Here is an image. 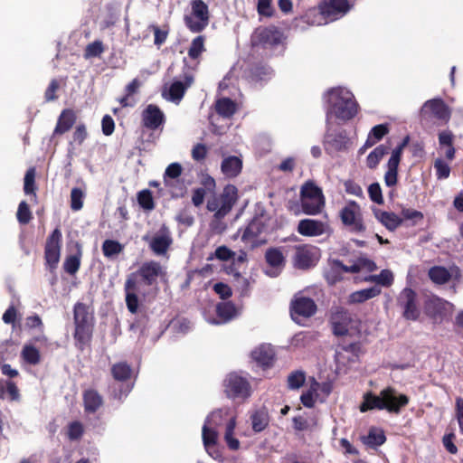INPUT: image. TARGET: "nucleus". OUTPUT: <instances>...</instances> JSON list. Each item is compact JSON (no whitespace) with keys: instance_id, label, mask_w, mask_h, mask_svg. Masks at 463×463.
Returning <instances> with one entry per match:
<instances>
[{"instance_id":"obj_1","label":"nucleus","mask_w":463,"mask_h":463,"mask_svg":"<svg viewBox=\"0 0 463 463\" xmlns=\"http://www.w3.org/2000/svg\"><path fill=\"white\" fill-rule=\"evenodd\" d=\"M165 275L166 272L160 262L149 260L144 262L135 273H131L128 276L124 289L126 293V305L131 314L137 313L139 305L138 297L137 295V277L138 276L140 278L144 285L151 287L156 285L157 279L165 277Z\"/></svg>"},{"instance_id":"obj_2","label":"nucleus","mask_w":463,"mask_h":463,"mask_svg":"<svg viewBox=\"0 0 463 463\" xmlns=\"http://www.w3.org/2000/svg\"><path fill=\"white\" fill-rule=\"evenodd\" d=\"M238 200V189L233 184L224 186L219 197H214L207 203V209L214 212L213 220L211 222L213 231L218 230L219 222L223 219L232 209Z\"/></svg>"},{"instance_id":"obj_3","label":"nucleus","mask_w":463,"mask_h":463,"mask_svg":"<svg viewBox=\"0 0 463 463\" xmlns=\"http://www.w3.org/2000/svg\"><path fill=\"white\" fill-rule=\"evenodd\" d=\"M184 67L182 74L178 79H175L169 85L167 90H164L162 96L172 102L178 104L184 98L186 90L193 85L194 76L188 67L187 59L183 60Z\"/></svg>"},{"instance_id":"obj_4","label":"nucleus","mask_w":463,"mask_h":463,"mask_svg":"<svg viewBox=\"0 0 463 463\" xmlns=\"http://www.w3.org/2000/svg\"><path fill=\"white\" fill-rule=\"evenodd\" d=\"M285 39L283 32L275 25L259 26L252 33L250 43L253 47L274 49L284 45Z\"/></svg>"},{"instance_id":"obj_5","label":"nucleus","mask_w":463,"mask_h":463,"mask_svg":"<svg viewBox=\"0 0 463 463\" xmlns=\"http://www.w3.org/2000/svg\"><path fill=\"white\" fill-rule=\"evenodd\" d=\"M190 5L191 12L184 15V23L190 32L199 33L209 24V7L203 0H192Z\"/></svg>"},{"instance_id":"obj_6","label":"nucleus","mask_w":463,"mask_h":463,"mask_svg":"<svg viewBox=\"0 0 463 463\" xmlns=\"http://www.w3.org/2000/svg\"><path fill=\"white\" fill-rule=\"evenodd\" d=\"M62 244V233L59 227H56L47 237L44 246V260L49 270L52 272L58 267Z\"/></svg>"},{"instance_id":"obj_7","label":"nucleus","mask_w":463,"mask_h":463,"mask_svg":"<svg viewBox=\"0 0 463 463\" xmlns=\"http://www.w3.org/2000/svg\"><path fill=\"white\" fill-rule=\"evenodd\" d=\"M333 109L337 118L350 120L356 116L358 104L351 92L340 90Z\"/></svg>"},{"instance_id":"obj_8","label":"nucleus","mask_w":463,"mask_h":463,"mask_svg":"<svg viewBox=\"0 0 463 463\" xmlns=\"http://www.w3.org/2000/svg\"><path fill=\"white\" fill-rule=\"evenodd\" d=\"M410 142V137L406 136L402 142L392 151L391 156L387 162V171L384 174V183L388 187H393L398 183V169L402 161V156L404 148Z\"/></svg>"},{"instance_id":"obj_9","label":"nucleus","mask_w":463,"mask_h":463,"mask_svg":"<svg viewBox=\"0 0 463 463\" xmlns=\"http://www.w3.org/2000/svg\"><path fill=\"white\" fill-rule=\"evenodd\" d=\"M340 219L345 226L350 227L352 232H364L366 229L359 204L350 201L339 213Z\"/></svg>"},{"instance_id":"obj_10","label":"nucleus","mask_w":463,"mask_h":463,"mask_svg":"<svg viewBox=\"0 0 463 463\" xmlns=\"http://www.w3.org/2000/svg\"><path fill=\"white\" fill-rule=\"evenodd\" d=\"M417 297V293L412 288H405L397 298V304L402 309V317L406 320L416 321L420 316Z\"/></svg>"},{"instance_id":"obj_11","label":"nucleus","mask_w":463,"mask_h":463,"mask_svg":"<svg viewBox=\"0 0 463 463\" xmlns=\"http://www.w3.org/2000/svg\"><path fill=\"white\" fill-rule=\"evenodd\" d=\"M382 398L383 405L386 406L384 407V410L392 414H400L402 410L410 402L408 395L400 393L392 386H388L382 390Z\"/></svg>"},{"instance_id":"obj_12","label":"nucleus","mask_w":463,"mask_h":463,"mask_svg":"<svg viewBox=\"0 0 463 463\" xmlns=\"http://www.w3.org/2000/svg\"><path fill=\"white\" fill-rule=\"evenodd\" d=\"M318 260L317 250L308 244L297 245L293 256V265L296 269L307 270L316 266Z\"/></svg>"},{"instance_id":"obj_13","label":"nucleus","mask_w":463,"mask_h":463,"mask_svg":"<svg viewBox=\"0 0 463 463\" xmlns=\"http://www.w3.org/2000/svg\"><path fill=\"white\" fill-rule=\"evenodd\" d=\"M224 390L230 398H248L250 395V385L247 379L237 374L230 373L224 380Z\"/></svg>"},{"instance_id":"obj_14","label":"nucleus","mask_w":463,"mask_h":463,"mask_svg":"<svg viewBox=\"0 0 463 463\" xmlns=\"http://www.w3.org/2000/svg\"><path fill=\"white\" fill-rule=\"evenodd\" d=\"M317 311L316 302L307 297H296L290 302V316L292 319L298 322L299 317L309 318Z\"/></svg>"},{"instance_id":"obj_15","label":"nucleus","mask_w":463,"mask_h":463,"mask_svg":"<svg viewBox=\"0 0 463 463\" xmlns=\"http://www.w3.org/2000/svg\"><path fill=\"white\" fill-rule=\"evenodd\" d=\"M143 240L148 241L150 250L157 256L165 255L173 243L171 232L165 225H163L150 240L148 236H144Z\"/></svg>"},{"instance_id":"obj_16","label":"nucleus","mask_w":463,"mask_h":463,"mask_svg":"<svg viewBox=\"0 0 463 463\" xmlns=\"http://www.w3.org/2000/svg\"><path fill=\"white\" fill-rule=\"evenodd\" d=\"M348 0H328L319 5L320 14L328 20L334 21L350 10Z\"/></svg>"},{"instance_id":"obj_17","label":"nucleus","mask_w":463,"mask_h":463,"mask_svg":"<svg viewBox=\"0 0 463 463\" xmlns=\"http://www.w3.org/2000/svg\"><path fill=\"white\" fill-rule=\"evenodd\" d=\"M142 125L150 130H156L165 122L164 112L156 104H149L141 113Z\"/></svg>"},{"instance_id":"obj_18","label":"nucleus","mask_w":463,"mask_h":463,"mask_svg":"<svg viewBox=\"0 0 463 463\" xmlns=\"http://www.w3.org/2000/svg\"><path fill=\"white\" fill-rule=\"evenodd\" d=\"M428 111H430L437 119L444 121L445 123L449 122L450 119V109L441 99L427 100L421 109V114L425 115Z\"/></svg>"},{"instance_id":"obj_19","label":"nucleus","mask_w":463,"mask_h":463,"mask_svg":"<svg viewBox=\"0 0 463 463\" xmlns=\"http://www.w3.org/2000/svg\"><path fill=\"white\" fill-rule=\"evenodd\" d=\"M74 326H95L93 307L83 302H77L73 307Z\"/></svg>"},{"instance_id":"obj_20","label":"nucleus","mask_w":463,"mask_h":463,"mask_svg":"<svg viewBox=\"0 0 463 463\" xmlns=\"http://www.w3.org/2000/svg\"><path fill=\"white\" fill-rule=\"evenodd\" d=\"M348 137L345 130L326 133L324 140V146L328 154L346 149Z\"/></svg>"},{"instance_id":"obj_21","label":"nucleus","mask_w":463,"mask_h":463,"mask_svg":"<svg viewBox=\"0 0 463 463\" xmlns=\"http://www.w3.org/2000/svg\"><path fill=\"white\" fill-rule=\"evenodd\" d=\"M251 358L263 369L273 366L276 354L270 345H260L251 352Z\"/></svg>"},{"instance_id":"obj_22","label":"nucleus","mask_w":463,"mask_h":463,"mask_svg":"<svg viewBox=\"0 0 463 463\" xmlns=\"http://www.w3.org/2000/svg\"><path fill=\"white\" fill-rule=\"evenodd\" d=\"M95 326H74V345L83 352L91 345Z\"/></svg>"},{"instance_id":"obj_23","label":"nucleus","mask_w":463,"mask_h":463,"mask_svg":"<svg viewBox=\"0 0 463 463\" xmlns=\"http://www.w3.org/2000/svg\"><path fill=\"white\" fill-rule=\"evenodd\" d=\"M333 334L337 336H346V335H360V333L356 334L349 333L347 329V325L351 321L349 314L346 310L341 308L337 312H335L333 317Z\"/></svg>"},{"instance_id":"obj_24","label":"nucleus","mask_w":463,"mask_h":463,"mask_svg":"<svg viewBox=\"0 0 463 463\" xmlns=\"http://www.w3.org/2000/svg\"><path fill=\"white\" fill-rule=\"evenodd\" d=\"M205 41V36L200 34L194 38L191 42L187 53L189 59L194 61L193 65H188L190 71H194L197 69L200 63L201 56L206 51Z\"/></svg>"},{"instance_id":"obj_25","label":"nucleus","mask_w":463,"mask_h":463,"mask_svg":"<svg viewBox=\"0 0 463 463\" xmlns=\"http://www.w3.org/2000/svg\"><path fill=\"white\" fill-rule=\"evenodd\" d=\"M84 411L87 413L97 412L103 405V398L95 389H87L82 393Z\"/></svg>"},{"instance_id":"obj_26","label":"nucleus","mask_w":463,"mask_h":463,"mask_svg":"<svg viewBox=\"0 0 463 463\" xmlns=\"http://www.w3.org/2000/svg\"><path fill=\"white\" fill-rule=\"evenodd\" d=\"M374 217L390 232H394L402 225V219L392 212L373 209Z\"/></svg>"},{"instance_id":"obj_27","label":"nucleus","mask_w":463,"mask_h":463,"mask_svg":"<svg viewBox=\"0 0 463 463\" xmlns=\"http://www.w3.org/2000/svg\"><path fill=\"white\" fill-rule=\"evenodd\" d=\"M386 439L384 430L377 427H371L367 435L361 437L363 444L372 449H377L386 442Z\"/></svg>"},{"instance_id":"obj_28","label":"nucleus","mask_w":463,"mask_h":463,"mask_svg":"<svg viewBox=\"0 0 463 463\" xmlns=\"http://www.w3.org/2000/svg\"><path fill=\"white\" fill-rule=\"evenodd\" d=\"M298 232L303 236H319L325 232V225L320 221L304 219L298 222Z\"/></svg>"},{"instance_id":"obj_29","label":"nucleus","mask_w":463,"mask_h":463,"mask_svg":"<svg viewBox=\"0 0 463 463\" xmlns=\"http://www.w3.org/2000/svg\"><path fill=\"white\" fill-rule=\"evenodd\" d=\"M242 169V161L236 156L225 157L221 165L222 173L228 178L238 176Z\"/></svg>"},{"instance_id":"obj_30","label":"nucleus","mask_w":463,"mask_h":463,"mask_svg":"<svg viewBox=\"0 0 463 463\" xmlns=\"http://www.w3.org/2000/svg\"><path fill=\"white\" fill-rule=\"evenodd\" d=\"M76 114L72 109H63L58 118L53 134L61 135L69 131L76 122Z\"/></svg>"},{"instance_id":"obj_31","label":"nucleus","mask_w":463,"mask_h":463,"mask_svg":"<svg viewBox=\"0 0 463 463\" xmlns=\"http://www.w3.org/2000/svg\"><path fill=\"white\" fill-rule=\"evenodd\" d=\"M385 405H383V398H382V391L379 395L374 394L372 392H367L363 396V402L359 406V410L361 412H366L368 411L384 410Z\"/></svg>"},{"instance_id":"obj_32","label":"nucleus","mask_w":463,"mask_h":463,"mask_svg":"<svg viewBox=\"0 0 463 463\" xmlns=\"http://www.w3.org/2000/svg\"><path fill=\"white\" fill-rule=\"evenodd\" d=\"M266 225L261 218H253L243 231L241 240L243 241H251L257 239L264 231Z\"/></svg>"},{"instance_id":"obj_33","label":"nucleus","mask_w":463,"mask_h":463,"mask_svg":"<svg viewBox=\"0 0 463 463\" xmlns=\"http://www.w3.org/2000/svg\"><path fill=\"white\" fill-rule=\"evenodd\" d=\"M329 269L324 271V278L329 286H334L343 280V262L340 260H329Z\"/></svg>"},{"instance_id":"obj_34","label":"nucleus","mask_w":463,"mask_h":463,"mask_svg":"<svg viewBox=\"0 0 463 463\" xmlns=\"http://www.w3.org/2000/svg\"><path fill=\"white\" fill-rule=\"evenodd\" d=\"M251 427L254 432L263 431L269 424V414L266 407H261L250 415Z\"/></svg>"},{"instance_id":"obj_35","label":"nucleus","mask_w":463,"mask_h":463,"mask_svg":"<svg viewBox=\"0 0 463 463\" xmlns=\"http://www.w3.org/2000/svg\"><path fill=\"white\" fill-rule=\"evenodd\" d=\"M273 70L268 64L254 63L249 69V76L253 81H267L271 79Z\"/></svg>"},{"instance_id":"obj_36","label":"nucleus","mask_w":463,"mask_h":463,"mask_svg":"<svg viewBox=\"0 0 463 463\" xmlns=\"http://www.w3.org/2000/svg\"><path fill=\"white\" fill-rule=\"evenodd\" d=\"M381 289L377 287H371L361 290L354 291L349 295V304H360L380 295Z\"/></svg>"},{"instance_id":"obj_37","label":"nucleus","mask_w":463,"mask_h":463,"mask_svg":"<svg viewBox=\"0 0 463 463\" xmlns=\"http://www.w3.org/2000/svg\"><path fill=\"white\" fill-rule=\"evenodd\" d=\"M75 247L76 253L67 256L63 263L64 270L70 275H74L80 267V259L82 256L81 245L76 242Z\"/></svg>"},{"instance_id":"obj_38","label":"nucleus","mask_w":463,"mask_h":463,"mask_svg":"<svg viewBox=\"0 0 463 463\" xmlns=\"http://www.w3.org/2000/svg\"><path fill=\"white\" fill-rule=\"evenodd\" d=\"M341 269L346 273H358L363 269L372 272L377 269V266L374 261L367 258H358L353 265L346 266L343 263Z\"/></svg>"},{"instance_id":"obj_39","label":"nucleus","mask_w":463,"mask_h":463,"mask_svg":"<svg viewBox=\"0 0 463 463\" xmlns=\"http://www.w3.org/2000/svg\"><path fill=\"white\" fill-rule=\"evenodd\" d=\"M113 379L117 382L125 383L131 378L132 368L127 362L114 364L110 369Z\"/></svg>"},{"instance_id":"obj_40","label":"nucleus","mask_w":463,"mask_h":463,"mask_svg":"<svg viewBox=\"0 0 463 463\" xmlns=\"http://www.w3.org/2000/svg\"><path fill=\"white\" fill-rule=\"evenodd\" d=\"M265 260L267 264L272 268H283L286 259L280 248L271 247L265 252Z\"/></svg>"},{"instance_id":"obj_41","label":"nucleus","mask_w":463,"mask_h":463,"mask_svg":"<svg viewBox=\"0 0 463 463\" xmlns=\"http://www.w3.org/2000/svg\"><path fill=\"white\" fill-rule=\"evenodd\" d=\"M142 83L138 79H133L125 88V95L119 99L121 107H130L135 104L134 100H131V97L137 94L141 87Z\"/></svg>"},{"instance_id":"obj_42","label":"nucleus","mask_w":463,"mask_h":463,"mask_svg":"<svg viewBox=\"0 0 463 463\" xmlns=\"http://www.w3.org/2000/svg\"><path fill=\"white\" fill-rule=\"evenodd\" d=\"M215 110L222 118H229L236 112V104L230 98H222L216 101Z\"/></svg>"},{"instance_id":"obj_43","label":"nucleus","mask_w":463,"mask_h":463,"mask_svg":"<svg viewBox=\"0 0 463 463\" xmlns=\"http://www.w3.org/2000/svg\"><path fill=\"white\" fill-rule=\"evenodd\" d=\"M390 147L386 145H379L366 157V165L370 169H375L383 157L388 154Z\"/></svg>"},{"instance_id":"obj_44","label":"nucleus","mask_w":463,"mask_h":463,"mask_svg":"<svg viewBox=\"0 0 463 463\" xmlns=\"http://www.w3.org/2000/svg\"><path fill=\"white\" fill-rule=\"evenodd\" d=\"M102 253L108 259H114L124 250V245L116 240H105L102 243Z\"/></svg>"},{"instance_id":"obj_45","label":"nucleus","mask_w":463,"mask_h":463,"mask_svg":"<svg viewBox=\"0 0 463 463\" xmlns=\"http://www.w3.org/2000/svg\"><path fill=\"white\" fill-rule=\"evenodd\" d=\"M429 277L432 282L443 285L450 280L451 274L445 267L434 266L430 269Z\"/></svg>"},{"instance_id":"obj_46","label":"nucleus","mask_w":463,"mask_h":463,"mask_svg":"<svg viewBox=\"0 0 463 463\" xmlns=\"http://www.w3.org/2000/svg\"><path fill=\"white\" fill-rule=\"evenodd\" d=\"M216 314L222 323H226L236 317V307L232 302H222L216 307Z\"/></svg>"},{"instance_id":"obj_47","label":"nucleus","mask_w":463,"mask_h":463,"mask_svg":"<svg viewBox=\"0 0 463 463\" xmlns=\"http://www.w3.org/2000/svg\"><path fill=\"white\" fill-rule=\"evenodd\" d=\"M400 218L402 219V223L404 222H410V223L407 224L408 226H415L423 221L424 214L420 211L403 207L401 210Z\"/></svg>"},{"instance_id":"obj_48","label":"nucleus","mask_w":463,"mask_h":463,"mask_svg":"<svg viewBox=\"0 0 463 463\" xmlns=\"http://www.w3.org/2000/svg\"><path fill=\"white\" fill-rule=\"evenodd\" d=\"M301 207L304 213L308 215H316L321 212L322 207L324 206L323 198L317 199H305L300 200Z\"/></svg>"},{"instance_id":"obj_49","label":"nucleus","mask_w":463,"mask_h":463,"mask_svg":"<svg viewBox=\"0 0 463 463\" xmlns=\"http://www.w3.org/2000/svg\"><path fill=\"white\" fill-rule=\"evenodd\" d=\"M24 361L29 364H38L41 362L40 351L32 345H25L21 352Z\"/></svg>"},{"instance_id":"obj_50","label":"nucleus","mask_w":463,"mask_h":463,"mask_svg":"<svg viewBox=\"0 0 463 463\" xmlns=\"http://www.w3.org/2000/svg\"><path fill=\"white\" fill-rule=\"evenodd\" d=\"M323 198L321 189L313 182H307L303 184L300 191V200Z\"/></svg>"},{"instance_id":"obj_51","label":"nucleus","mask_w":463,"mask_h":463,"mask_svg":"<svg viewBox=\"0 0 463 463\" xmlns=\"http://www.w3.org/2000/svg\"><path fill=\"white\" fill-rule=\"evenodd\" d=\"M35 167L27 169L24 179V192L25 194H33L36 198L37 186L35 184Z\"/></svg>"},{"instance_id":"obj_52","label":"nucleus","mask_w":463,"mask_h":463,"mask_svg":"<svg viewBox=\"0 0 463 463\" xmlns=\"http://www.w3.org/2000/svg\"><path fill=\"white\" fill-rule=\"evenodd\" d=\"M183 173V167L179 163L170 164L165 171L163 179L165 185H170V182L177 180Z\"/></svg>"},{"instance_id":"obj_53","label":"nucleus","mask_w":463,"mask_h":463,"mask_svg":"<svg viewBox=\"0 0 463 463\" xmlns=\"http://www.w3.org/2000/svg\"><path fill=\"white\" fill-rule=\"evenodd\" d=\"M365 280L375 282L383 287H389L393 282V275L391 270L383 269L378 275H371Z\"/></svg>"},{"instance_id":"obj_54","label":"nucleus","mask_w":463,"mask_h":463,"mask_svg":"<svg viewBox=\"0 0 463 463\" xmlns=\"http://www.w3.org/2000/svg\"><path fill=\"white\" fill-rule=\"evenodd\" d=\"M105 51V47L103 43L100 40H95L94 42L89 43L83 52V57L85 59H91L94 57H99Z\"/></svg>"},{"instance_id":"obj_55","label":"nucleus","mask_w":463,"mask_h":463,"mask_svg":"<svg viewBox=\"0 0 463 463\" xmlns=\"http://www.w3.org/2000/svg\"><path fill=\"white\" fill-rule=\"evenodd\" d=\"M137 198L138 204L144 210L151 211L156 206L152 192L148 189H144L138 192Z\"/></svg>"},{"instance_id":"obj_56","label":"nucleus","mask_w":463,"mask_h":463,"mask_svg":"<svg viewBox=\"0 0 463 463\" xmlns=\"http://www.w3.org/2000/svg\"><path fill=\"white\" fill-rule=\"evenodd\" d=\"M306 381V373L302 370H296L289 373L288 376V387L291 390H298Z\"/></svg>"},{"instance_id":"obj_57","label":"nucleus","mask_w":463,"mask_h":463,"mask_svg":"<svg viewBox=\"0 0 463 463\" xmlns=\"http://www.w3.org/2000/svg\"><path fill=\"white\" fill-rule=\"evenodd\" d=\"M203 445L208 448L214 446L217 442L218 434L215 427L204 423L202 430Z\"/></svg>"},{"instance_id":"obj_58","label":"nucleus","mask_w":463,"mask_h":463,"mask_svg":"<svg viewBox=\"0 0 463 463\" xmlns=\"http://www.w3.org/2000/svg\"><path fill=\"white\" fill-rule=\"evenodd\" d=\"M16 218L20 224H27L33 219V214L30 210L28 203L25 201H22L17 209Z\"/></svg>"},{"instance_id":"obj_59","label":"nucleus","mask_w":463,"mask_h":463,"mask_svg":"<svg viewBox=\"0 0 463 463\" xmlns=\"http://www.w3.org/2000/svg\"><path fill=\"white\" fill-rule=\"evenodd\" d=\"M85 194L79 187H74L71 191V209L72 211H80L83 207V200Z\"/></svg>"},{"instance_id":"obj_60","label":"nucleus","mask_w":463,"mask_h":463,"mask_svg":"<svg viewBox=\"0 0 463 463\" xmlns=\"http://www.w3.org/2000/svg\"><path fill=\"white\" fill-rule=\"evenodd\" d=\"M235 252L229 249L227 246H219L214 253L208 257V260H212L213 258H216L219 260L227 261L231 259H234Z\"/></svg>"},{"instance_id":"obj_61","label":"nucleus","mask_w":463,"mask_h":463,"mask_svg":"<svg viewBox=\"0 0 463 463\" xmlns=\"http://www.w3.org/2000/svg\"><path fill=\"white\" fill-rule=\"evenodd\" d=\"M148 28L151 31H153V33H154V35H155L154 44L155 45H156L157 47H160L163 43H165L168 33H169L168 28L163 30L156 24H151V25H149Z\"/></svg>"},{"instance_id":"obj_62","label":"nucleus","mask_w":463,"mask_h":463,"mask_svg":"<svg viewBox=\"0 0 463 463\" xmlns=\"http://www.w3.org/2000/svg\"><path fill=\"white\" fill-rule=\"evenodd\" d=\"M434 168L438 179H447L450 175V167L441 158L435 160Z\"/></svg>"},{"instance_id":"obj_63","label":"nucleus","mask_w":463,"mask_h":463,"mask_svg":"<svg viewBox=\"0 0 463 463\" xmlns=\"http://www.w3.org/2000/svg\"><path fill=\"white\" fill-rule=\"evenodd\" d=\"M368 194H369L371 201H373V203H375L377 204H383L384 203L383 197V193H382V188H381L379 183H377V182L373 183L369 185Z\"/></svg>"},{"instance_id":"obj_64","label":"nucleus","mask_w":463,"mask_h":463,"mask_svg":"<svg viewBox=\"0 0 463 463\" xmlns=\"http://www.w3.org/2000/svg\"><path fill=\"white\" fill-rule=\"evenodd\" d=\"M83 426L80 421H72L68 426V438L71 440H77L83 435Z\"/></svg>"}]
</instances>
